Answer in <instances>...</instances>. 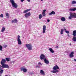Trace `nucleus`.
Wrapping results in <instances>:
<instances>
[{
    "label": "nucleus",
    "mask_w": 76,
    "mask_h": 76,
    "mask_svg": "<svg viewBox=\"0 0 76 76\" xmlns=\"http://www.w3.org/2000/svg\"><path fill=\"white\" fill-rule=\"evenodd\" d=\"M53 70L51 71V73H58L59 71L58 70L59 69L58 66L57 65H55L53 68Z\"/></svg>",
    "instance_id": "1"
},
{
    "label": "nucleus",
    "mask_w": 76,
    "mask_h": 76,
    "mask_svg": "<svg viewBox=\"0 0 76 76\" xmlns=\"http://www.w3.org/2000/svg\"><path fill=\"white\" fill-rule=\"evenodd\" d=\"M76 18V13H73L72 12L69 13V19H72V18Z\"/></svg>",
    "instance_id": "2"
},
{
    "label": "nucleus",
    "mask_w": 76,
    "mask_h": 76,
    "mask_svg": "<svg viewBox=\"0 0 76 76\" xmlns=\"http://www.w3.org/2000/svg\"><path fill=\"white\" fill-rule=\"evenodd\" d=\"M10 2L11 3L12 7L14 8H17L18 7V4L17 3L15 2V1L13 0H10Z\"/></svg>",
    "instance_id": "3"
},
{
    "label": "nucleus",
    "mask_w": 76,
    "mask_h": 76,
    "mask_svg": "<svg viewBox=\"0 0 76 76\" xmlns=\"http://www.w3.org/2000/svg\"><path fill=\"white\" fill-rule=\"evenodd\" d=\"M26 48H27L29 51H31L32 50V45L31 44H26Z\"/></svg>",
    "instance_id": "4"
},
{
    "label": "nucleus",
    "mask_w": 76,
    "mask_h": 76,
    "mask_svg": "<svg viewBox=\"0 0 76 76\" xmlns=\"http://www.w3.org/2000/svg\"><path fill=\"white\" fill-rule=\"evenodd\" d=\"M17 41L18 42V44H19V45H21L22 44V42L20 39V36L18 35V36Z\"/></svg>",
    "instance_id": "5"
},
{
    "label": "nucleus",
    "mask_w": 76,
    "mask_h": 76,
    "mask_svg": "<svg viewBox=\"0 0 76 76\" xmlns=\"http://www.w3.org/2000/svg\"><path fill=\"white\" fill-rule=\"evenodd\" d=\"M1 67L3 68H7V69H9V66L8 65L4 64H3L1 66Z\"/></svg>",
    "instance_id": "6"
},
{
    "label": "nucleus",
    "mask_w": 76,
    "mask_h": 76,
    "mask_svg": "<svg viewBox=\"0 0 76 76\" xmlns=\"http://www.w3.org/2000/svg\"><path fill=\"white\" fill-rule=\"evenodd\" d=\"M40 58L41 60H44L45 58V56L43 54H42L40 56Z\"/></svg>",
    "instance_id": "7"
},
{
    "label": "nucleus",
    "mask_w": 76,
    "mask_h": 76,
    "mask_svg": "<svg viewBox=\"0 0 76 76\" xmlns=\"http://www.w3.org/2000/svg\"><path fill=\"white\" fill-rule=\"evenodd\" d=\"M46 31V26L45 25L43 26L42 33H43V34H45V33Z\"/></svg>",
    "instance_id": "8"
},
{
    "label": "nucleus",
    "mask_w": 76,
    "mask_h": 76,
    "mask_svg": "<svg viewBox=\"0 0 76 76\" xmlns=\"http://www.w3.org/2000/svg\"><path fill=\"white\" fill-rule=\"evenodd\" d=\"M31 16V12H29L27 13H26L25 15V16L26 18H27Z\"/></svg>",
    "instance_id": "9"
},
{
    "label": "nucleus",
    "mask_w": 76,
    "mask_h": 76,
    "mask_svg": "<svg viewBox=\"0 0 76 76\" xmlns=\"http://www.w3.org/2000/svg\"><path fill=\"white\" fill-rule=\"evenodd\" d=\"M6 59H2L1 62V65H3V64H4L6 63Z\"/></svg>",
    "instance_id": "10"
},
{
    "label": "nucleus",
    "mask_w": 76,
    "mask_h": 76,
    "mask_svg": "<svg viewBox=\"0 0 76 76\" xmlns=\"http://www.w3.org/2000/svg\"><path fill=\"white\" fill-rule=\"evenodd\" d=\"M21 70L22 71H23L24 72H25L26 73V72H27V71L28 70L26 68H22L21 69Z\"/></svg>",
    "instance_id": "11"
},
{
    "label": "nucleus",
    "mask_w": 76,
    "mask_h": 76,
    "mask_svg": "<svg viewBox=\"0 0 76 76\" xmlns=\"http://www.w3.org/2000/svg\"><path fill=\"white\" fill-rule=\"evenodd\" d=\"M40 73L42 75V76H44L45 75V72H44V71H43V70H41L40 71Z\"/></svg>",
    "instance_id": "12"
},
{
    "label": "nucleus",
    "mask_w": 76,
    "mask_h": 76,
    "mask_svg": "<svg viewBox=\"0 0 76 76\" xmlns=\"http://www.w3.org/2000/svg\"><path fill=\"white\" fill-rule=\"evenodd\" d=\"M73 54H74V52H72L69 54V57L71 58H72L73 57Z\"/></svg>",
    "instance_id": "13"
},
{
    "label": "nucleus",
    "mask_w": 76,
    "mask_h": 76,
    "mask_svg": "<svg viewBox=\"0 0 76 76\" xmlns=\"http://www.w3.org/2000/svg\"><path fill=\"white\" fill-rule=\"evenodd\" d=\"M56 14V12L54 11H52L51 12H50L49 15L50 16L52 15H55Z\"/></svg>",
    "instance_id": "14"
},
{
    "label": "nucleus",
    "mask_w": 76,
    "mask_h": 76,
    "mask_svg": "<svg viewBox=\"0 0 76 76\" xmlns=\"http://www.w3.org/2000/svg\"><path fill=\"white\" fill-rule=\"evenodd\" d=\"M44 61L45 62V63H46V64H48V63H49L48 60H47V59H46V58L44 59Z\"/></svg>",
    "instance_id": "15"
},
{
    "label": "nucleus",
    "mask_w": 76,
    "mask_h": 76,
    "mask_svg": "<svg viewBox=\"0 0 76 76\" xmlns=\"http://www.w3.org/2000/svg\"><path fill=\"white\" fill-rule=\"evenodd\" d=\"M61 20L62 22H64L66 20V18L64 17H62L61 18Z\"/></svg>",
    "instance_id": "16"
},
{
    "label": "nucleus",
    "mask_w": 76,
    "mask_h": 76,
    "mask_svg": "<svg viewBox=\"0 0 76 76\" xmlns=\"http://www.w3.org/2000/svg\"><path fill=\"white\" fill-rule=\"evenodd\" d=\"M49 50L52 53H54V51L53 49H52V48H49Z\"/></svg>",
    "instance_id": "17"
},
{
    "label": "nucleus",
    "mask_w": 76,
    "mask_h": 76,
    "mask_svg": "<svg viewBox=\"0 0 76 76\" xmlns=\"http://www.w3.org/2000/svg\"><path fill=\"white\" fill-rule=\"evenodd\" d=\"M17 22H18V20L16 19L13 20L12 21V23H17Z\"/></svg>",
    "instance_id": "18"
},
{
    "label": "nucleus",
    "mask_w": 76,
    "mask_h": 76,
    "mask_svg": "<svg viewBox=\"0 0 76 76\" xmlns=\"http://www.w3.org/2000/svg\"><path fill=\"white\" fill-rule=\"evenodd\" d=\"M72 40H73L74 42H76V37L73 36L72 39Z\"/></svg>",
    "instance_id": "19"
},
{
    "label": "nucleus",
    "mask_w": 76,
    "mask_h": 76,
    "mask_svg": "<svg viewBox=\"0 0 76 76\" xmlns=\"http://www.w3.org/2000/svg\"><path fill=\"white\" fill-rule=\"evenodd\" d=\"M72 35L73 36H76V30H75L73 31L72 33Z\"/></svg>",
    "instance_id": "20"
},
{
    "label": "nucleus",
    "mask_w": 76,
    "mask_h": 76,
    "mask_svg": "<svg viewBox=\"0 0 76 76\" xmlns=\"http://www.w3.org/2000/svg\"><path fill=\"white\" fill-rule=\"evenodd\" d=\"M29 11H30V10H26L23 12V13H26L28 12H29Z\"/></svg>",
    "instance_id": "21"
},
{
    "label": "nucleus",
    "mask_w": 76,
    "mask_h": 76,
    "mask_svg": "<svg viewBox=\"0 0 76 76\" xmlns=\"http://www.w3.org/2000/svg\"><path fill=\"white\" fill-rule=\"evenodd\" d=\"M4 31H5V27H2L1 32H4Z\"/></svg>",
    "instance_id": "22"
},
{
    "label": "nucleus",
    "mask_w": 76,
    "mask_h": 76,
    "mask_svg": "<svg viewBox=\"0 0 76 76\" xmlns=\"http://www.w3.org/2000/svg\"><path fill=\"white\" fill-rule=\"evenodd\" d=\"M69 10V11H75L76 10V8L70 9Z\"/></svg>",
    "instance_id": "23"
},
{
    "label": "nucleus",
    "mask_w": 76,
    "mask_h": 76,
    "mask_svg": "<svg viewBox=\"0 0 76 76\" xmlns=\"http://www.w3.org/2000/svg\"><path fill=\"white\" fill-rule=\"evenodd\" d=\"M42 18V14H40L39 16V19H41Z\"/></svg>",
    "instance_id": "24"
},
{
    "label": "nucleus",
    "mask_w": 76,
    "mask_h": 76,
    "mask_svg": "<svg viewBox=\"0 0 76 76\" xmlns=\"http://www.w3.org/2000/svg\"><path fill=\"white\" fill-rule=\"evenodd\" d=\"M6 60L7 61H10V58H6Z\"/></svg>",
    "instance_id": "25"
},
{
    "label": "nucleus",
    "mask_w": 76,
    "mask_h": 76,
    "mask_svg": "<svg viewBox=\"0 0 76 76\" xmlns=\"http://www.w3.org/2000/svg\"><path fill=\"white\" fill-rule=\"evenodd\" d=\"M63 31H64V30H63V29H61L60 33L61 35H62V34H63Z\"/></svg>",
    "instance_id": "26"
},
{
    "label": "nucleus",
    "mask_w": 76,
    "mask_h": 76,
    "mask_svg": "<svg viewBox=\"0 0 76 76\" xmlns=\"http://www.w3.org/2000/svg\"><path fill=\"white\" fill-rule=\"evenodd\" d=\"M72 4H76V1H72Z\"/></svg>",
    "instance_id": "27"
},
{
    "label": "nucleus",
    "mask_w": 76,
    "mask_h": 76,
    "mask_svg": "<svg viewBox=\"0 0 76 76\" xmlns=\"http://www.w3.org/2000/svg\"><path fill=\"white\" fill-rule=\"evenodd\" d=\"M3 72V70L1 69L0 71V74H2Z\"/></svg>",
    "instance_id": "28"
},
{
    "label": "nucleus",
    "mask_w": 76,
    "mask_h": 76,
    "mask_svg": "<svg viewBox=\"0 0 76 76\" xmlns=\"http://www.w3.org/2000/svg\"><path fill=\"white\" fill-rule=\"evenodd\" d=\"M42 15L43 16H46V14H45V13H42Z\"/></svg>",
    "instance_id": "29"
},
{
    "label": "nucleus",
    "mask_w": 76,
    "mask_h": 76,
    "mask_svg": "<svg viewBox=\"0 0 76 76\" xmlns=\"http://www.w3.org/2000/svg\"><path fill=\"white\" fill-rule=\"evenodd\" d=\"M2 50H3V48H2V46L0 45V50L2 51Z\"/></svg>",
    "instance_id": "30"
},
{
    "label": "nucleus",
    "mask_w": 76,
    "mask_h": 76,
    "mask_svg": "<svg viewBox=\"0 0 76 76\" xmlns=\"http://www.w3.org/2000/svg\"><path fill=\"white\" fill-rule=\"evenodd\" d=\"M46 11H47V10H43L42 11V13H45V12H46Z\"/></svg>",
    "instance_id": "31"
},
{
    "label": "nucleus",
    "mask_w": 76,
    "mask_h": 76,
    "mask_svg": "<svg viewBox=\"0 0 76 76\" xmlns=\"http://www.w3.org/2000/svg\"><path fill=\"white\" fill-rule=\"evenodd\" d=\"M0 17L1 18H3V14H1L0 15Z\"/></svg>",
    "instance_id": "32"
},
{
    "label": "nucleus",
    "mask_w": 76,
    "mask_h": 76,
    "mask_svg": "<svg viewBox=\"0 0 76 76\" xmlns=\"http://www.w3.org/2000/svg\"><path fill=\"white\" fill-rule=\"evenodd\" d=\"M6 16H9V13H6Z\"/></svg>",
    "instance_id": "33"
},
{
    "label": "nucleus",
    "mask_w": 76,
    "mask_h": 76,
    "mask_svg": "<svg viewBox=\"0 0 76 76\" xmlns=\"http://www.w3.org/2000/svg\"><path fill=\"white\" fill-rule=\"evenodd\" d=\"M65 32H66V33H67V34H69V31H65Z\"/></svg>",
    "instance_id": "34"
},
{
    "label": "nucleus",
    "mask_w": 76,
    "mask_h": 76,
    "mask_svg": "<svg viewBox=\"0 0 76 76\" xmlns=\"http://www.w3.org/2000/svg\"><path fill=\"white\" fill-rule=\"evenodd\" d=\"M38 64H39V65H42V64H41V63L40 62H39Z\"/></svg>",
    "instance_id": "35"
},
{
    "label": "nucleus",
    "mask_w": 76,
    "mask_h": 76,
    "mask_svg": "<svg viewBox=\"0 0 76 76\" xmlns=\"http://www.w3.org/2000/svg\"><path fill=\"white\" fill-rule=\"evenodd\" d=\"M21 2H23L25 1V0H20Z\"/></svg>",
    "instance_id": "36"
},
{
    "label": "nucleus",
    "mask_w": 76,
    "mask_h": 76,
    "mask_svg": "<svg viewBox=\"0 0 76 76\" xmlns=\"http://www.w3.org/2000/svg\"><path fill=\"white\" fill-rule=\"evenodd\" d=\"M64 31H66V29L65 28H64V29H63Z\"/></svg>",
    "instance_id": "37"
},
{
    "label": "nucleus",
    "mask_w": 76,
    "mask_h": 76,
    "mask_svg": "<svg viewBox=\"0 0 76 76\" xmlns=\"http://www.w3.org/2000/svg\"><path fill=\"white\" fill-rule=\"evenodd\" d=\"M27 1H28V2H30V1H31V0H27Z\"/></svg>",
    "instance_id": "38"
},
{
    "label": "nucleus",
    "mask_w": 76,
    "mask_h": 76,
    "mask_svg": "<svg viewBox=\"0 0 76 76\" xmlns=\"http://www.w3.org/2000/svg\"><path fill=\"white\" fill-rule=\"evenodd\" d=\"M47 22H50V20H48V19L47 20Z\"/></svg>",
    "instance_id": "39"
},
{
    "label": "nucleus",
    "mask_w": 76,
    "mask_h": 76,
    "mask_svg": "<svg viewBox=\"0 0 76 76\" xmlns=\"http://www.w3.org/2000/svg\"><path fill=\"white\" fill-rule=\"evenodd\" d=\"M56 48H58V46H56Z\"/></svg>",
    "instance_id": "40"
},
{
    "label": "nucleus",
    "mask_w": 76,
    "mask_h": 76,
    "mask_svg": "<svg viewBox=\"0 0 76 76\" xmlns=\"http://www.w3.org/2000/svg\"><path fill=\"white\" fill-rule=\"evenodd\" d=\"M1 65H0V70H1Z\"/></svg>",
    "instance_id": "41"
},
{
    "label": "nucleus",
    "mask_w": 76,
    "mask_h": 76,
    "mask_svg": "<svg viewBox=\"0 0 76 76\" xmlns=\"http://www.w3.org/2000/svg\"><path fill=\"white\" fill-rule=\"evenodd\" d=\"M74 61H76V59H74Z\"/></svg>",
    "instance_id": "42"
},
{
    "label": "nucleus",
    "mask_w": 76,
    "mask_h": 76,
    "mask_svg": "<svg viewBox=\"0 0 76 76\" xmlns=\"http://www.w3.org/2000/svg\"><path fill=\"white\" fill-rule=\"evenodd\" d=\"M41 1H44V0H41Z\"/></svg>",
    "instance_id": "43"
},
{
    "label": "nucleus",
    "mask_w": 76,
    "mask_h": 76,
    "mask_svg": "<svg viewBox=\"0 0 76 76\" xmlns=\"http://www.w3.org/2000/svg\"><path fill=\"white\" fill-rule=\"evenodd\" d=\"M70 45H71V44H70Z\"/></svg>",
    "instance_id": "44"
},
{
    "label": "nucleus",
    "mask_w": 76,
    "mask_h": 76,
    "mask_svg": "<svg viewBox=\"0 0 76 76\" xmlns=\"http://www.w3.org/2000/svg\"><path fill=\"white\" fill-rule=\"evenodd\" d=\"M0 76H1V75H0Z\"/></svg>",
    "instance_id": "45"
}]
</instances>
